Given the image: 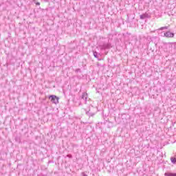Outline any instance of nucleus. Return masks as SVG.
Returning <instances> with one entry per match:
<instances>
[{
	"label": "nucleus",
	"instance_id": "nucleus-1",
	"mask_svg": "<svg viewBox=\"0 0 176 176\" xmlns=\"http://www.w3.org/2000/svg\"><path fill=\"white\" fill-rule=\"evenodd\" d=\"M49 99L51 100V102H53V104H58V97L54 95H52L49 96Z\"/></svg>",
	"mask_w": 176,
	"mask_h": 176
},
{
	"label": "nucleus",
	"instance_id": "nucleus-3",
	"mask_svg": "<svg viewBox=\"0 0 176 176\" xmlns=\"http://www.w3.org/2000/svg\"><path fill=\"white\" fill-rule=\"evenodd\" d=\"M164 175L165 176H176V173L168 172V173H165Z\"/></svg>",
	"mask_w": 176,
	"mask_h": 176
},
{
	"label": "nucleus",
	"instance_id": "nucleus-6",
	"mask_svg": "<svg viewBox=\"0 0 176 176\" xmlns=\"http://www.w3.org/2000/svg\"><path fill=\"white\" fill-rule=\"evenodd\" d=\"M36 5H41V3H36Z\"/></svg>",
	"mask_w": 176,
	"mask_h": 176
},
{
	"label": "nucleus",
	"instance_id": "nucleus-4",
	"mask_svg": "<svg viewBox=\"0 0 176 176\" xmlns=\"http://www.w3.org/2000/svg\"><path fill=\"white\" fill-rule=\"evenodd\" d=\"M170 161H171L173 164H175V163H176V158H175V157H171V158H170Z\"/></svg>",
	"mask_w": 176,
	"mask_h": 176
},
{
	"label": "nucleus",
	"instance_id": "nucleus-5",
	"mask_svg": "<svg viewBox=\"0 0 176 176\" xmlns=\"http://www.w3.org/2000/svg\"><path fill=\"white\" fill-rule=\"evenodd\" d=\"M160 30L162 31L163 30H167V27H162V28H160Z\"/></svg>",
	"mask_w": 176,
	"mask_h": 176
},
{
	"label": "nucleus",
	"instance_id": "nucleus-2",
	"mask_svg": "<svg viewBox=\"0 0 176 176\" xmlns=\"http://www.w3.org/2000/svg\"><path fill=\"white\" fill-rule=\"evenodd\" d=\"M164 36H166V38H174V33L168 31L164 33Z\"/></svg>",
	"mask_w": 176,
	"mask_h": 176
}]
</instances>
